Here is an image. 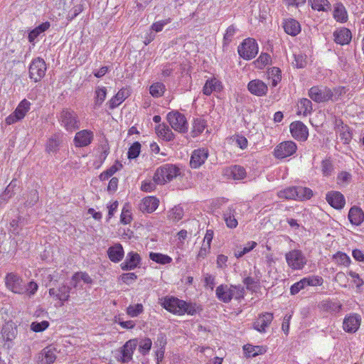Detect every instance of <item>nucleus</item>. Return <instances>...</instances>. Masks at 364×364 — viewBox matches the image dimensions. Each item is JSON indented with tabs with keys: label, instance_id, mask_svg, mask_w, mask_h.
<instances>
[{
	"label": "nucleus",
	"instance_id": "f257e3e1",
	"mask_svg": "<svg viewBox=\"0 0 364 364\" xmlns=\"http://www.w3.org/2000/svg\"><path fill=\"white\" fill-rule=\"evenodd\" d=\"M161 300V305L168 311L177 315H195L202 311L200 305L196 303L186 302L175 296H165Z\"/></svg>",
	"mask_w": 364,
	"mask_h": 364
},
{
	"label": "nucleus",
	"instance_id": "f03ea898",
	"mask_svg": "<svg viewBox=\"0 0 364 364\" xmlns=\"http://www.w3.org/2000/svg\"><path fill=\"white\" fill-rule=\"evenodd\" d=\"M60 126L68 132H73L80 128L81 122L78 114L70 107L63 108L57 114Z\"/></svg>",
	"mask_w": 364,
	"mask_h": 364
},
{
	"label": "nucleus",
	"instance_id": "7ed1b4c3",
	"mask_svg": "<svg viewBox=\"0 0 364 364\" xmlns=\"http://www.w3.org/2000/svg\"><path fill=\"white\" fill-rule=\"evenodd\" d=\"M277 196L286 200H309L313 196V191L309 188L303 186H290L277 193Z\"/></svg>",
	"mask_w": 364,
	"mask_h": 364
},
{
	"label": "nucleus",
	"instance_id": "20e7f679",
	"mask_svg": "<svg viewBox=\"0 0 364 364\" xmlns=\"http://www.w3.org/2000/svg\"><path fill=\"white\" fill-rule=\"evenodd\" d=\"M180 174L179 168L174 164H165L156 170L153 180L159 185H164L171 181Z\"/></svg>",
	"mask_w": 364,
	"mask_h": 364
},
{
	"label": "nucleus",
	"instance_id": "39448f33",
	"mask_svg": "<svg viewBox=\"0 0 364 364\" xmlns=\"http://www.w3.org/2000/svg\"><path fill=\"white\" fill-rule=\"evenodd\" d=\"M167 121L175 131L180 133H186L188 131V122L185 115L177 110H173L167 114Z\"/></svg>",
	"mask_w": 364,
	"mask_h": 364
},
{
	"label": "nucleus",
	"instance_id": "423d86ee",
	"mask_svg": "<svg viewBox=\"0 0 364 364\" xmlns=\"http://www.w3.org/2000/svg\"><path fill=\"white\" fill-rule=\"evenodd\" d=\"M237 52L239 55L245 60H251L258 53V45L253 38L245 39L238 46Z\"/></svg>",
	"mask_w": 364,
	"mask_h": 364
},
{
	"label": "nucleus",
	"instance_id": "0eeeda50",
	"mask_svg": "<svg viewBox=\"0 0 364 364\" xmlns=\"http://www.w3.org/2000/svg\"><path fill=\"white\" fill-rule=\"evenodd\" d=\"M46 70V63L43 58L38 57L33 59L28 68L30 79L35 82H40L45 76Z\"/></svg>",
	"mask_w": 364,
	"mask_h": 364
},
{
	"label": "nucleus",
	"instance_id": "6e6552de",
	"mask_svg": "<svg viewBox=\"0 0 364 364\" xmlns=\"http://www.w3.org/2000/svg\"><path fill=\"white\" fill-rule=\"evenodd\" d=\"M285 259L289 267L292 269H302L306 264V259L299 250H293L286 253Z\"/></svg>",
	"mask_w": 364,
	"mask_h": 364
},
{
	"label": "nucleus",
	"instance_id": "1a4fd4ad",
	"mask_svg": "<svg viewBox=\"0 0 364 364\" xmlns=\"http://www.w3.org/2000/svg\"><path fill=\"white\" fill-rule=\"evenodd\" d=\"M333 92L327 87L314 86L309 90V97L316 102L333 100Z\"/></svg>",
	"mask_w": 364,
	"mask_h": 364
},
{
	"label": "nucleus",
	"instance_id": "9d476101",
	"mask_svg": "<svg viewBox=\"0 0 364 364\" xmlns=\"http://www.w3.org/2000/svg\"><path fill=\"white\" fill-rule=\"evenodd\" d=\"M6 287L15 294H22L26 291L22 279L16 273H8L5 278Z\"/></svg>",
	"mask_w": 364,
	"mask_h": 364
},
{
	"label": "nucleus",
	"instance_id": "9b49d317",
	"mask_svg": "<svg viewBox=\"0 0 364 364\" xmlns=\"http://www.w3.org/2000/svg\"><path fill=\"white\" fill-rule=\"evenodd\" d=\"M296 144L292 141H287L280 143L274 149V156L277 159H284L296 153Z\"/></svg>",
	"mask_w": 364,
	"mask_h": 364
},
{
	"label": "nucleus",
	"instance_id": "f8f14e48",
	"mask_svg": "<svg viewBox=\"0 0 364 364\" xmlns=\"http://www.w3.org/2000/svg\"><path fill=\"white\" fill-rule=\"evenodd\" d=\"M290 132L295 139L301 141H306L309 136L308 128L300 121L292 122L290 124Z\"/></svg>",
	"mask_w": 364,
	"mask_h": 364
},
{
	"label": "nucleus",
	"instance_id": "ddd939ff",
	"mask_svg": "<svg viewBox=\"0 0 364 364\" xmlns=\"http://www.w3.org/2000/svg\"><path fill=\"white\" fill-rule=\"evenodd\" d=\"M94 139V134L91 130L82 129L77 132L73 142L76 147H85L90 145Z\"/></svg>",
	"mask_w": 364,
	"mask_h": 364
},
{
	"label": "nucleus",
	"instance_id": "4468645a",
	"mask_svg": "<svg viewBox=\"0 0 364 364\" xmlns=\"http://www.w3.org/2000/svg\"><path fill=\"white\" fill-rule=\"evenodd\" d=\"M360 323L361 317L360 315L357 314H350L346 316L343 320V330L347 333H354L358 330Z\"/></svg>",
	"mask_w": 364,
	"mask_h": 364
},
{
	"label": "nucleus",
	"instance_id": "2eb2a0df",
	"mask_svg": "<svg viewBox=\"0 0 364 364\" xmlns=\"http://www.w3.org/2000/svg\"><path fill=\"white\" fill-rule=\"evenodd\" d=\"M141 262V256L135 252L127 253L124 261L120 264L124 271H129L139 267Z\"/></svg>",
	"mask_w": 364,
	"mask_h": 364
},
{
	"label": "nucleus",
	"instance_id": "dca6fc26",
	"mask_svg": "<svg viewBox=\"0 0 364 364\" xmlns=\"http://www.w3.org/2000/svg\"><path fill=\"white\" fill-rule=\"evenodd\" d=\"M326 200L331 207L337 210L342 209L346 204L345 197L339 191H328L326 195Z\"/></svg>",
	"mask_w": 364,
	"mask_h": 364
},
{
	"label": "nucleus",
	"instance_id": "f3484780",
	"mask_svg": "<svg viewBox=\"0 0 364 364\" xmlns=\"http://www.w3.org/2000/svg\"><path fill=\"white\" fill-rule=\"evenodd\" d=\"M209 156V153L207 149H198L193 151L191 160L190 166L192 168H198L202 166Z\"/></svg>",
	"mask_w": 364,
	"mask_h": 364
},
{
	"label": "nucleus",
	"instance_id": "a211bd4d",
	"mask_svg": "<svg viewBox=\"0 0 364 364\" xmlns=\"http://www.w3.org/2000/svg\"><path fill=\"white\" fill-rule=\"evenodd\" d=\"M137 346V340L131 339L127 341L121 348L119 360L122 363H129L132 360L133 353Z\"/></svg>",
	"mask_w": 364,
	"mask_h": 364
},
{
	"label": "nucleus",
	"instance_id": "6ab92c4d",
	"mask_svg": "<svg viewBox=\"0 0 364 364\" xmlns=\"http://www.w3.org/2000/svg\"><path fill=\"white\" fill-rule=\"evenodd\" d=\"M247 89L251 94L257 97L265 96L268 91L267 85L262 80L258 79L250 81Z\"/></svg>",
	"mask_w": 364,
	"mask_h": 364
},
{
	"label": "nucleus",
	"instance_id": "aec40b11",
	"mask_svg": "<svg viewBox=\"0 0 364 364\" xmlns=\"http://www.w3.org/2000/svg\"><path fill=\"white\" fill-rule=\"evenodd\" d=\"M63 134L55 132L48 139L46 145V151L48 154H56L62 144Z\"/></svg>",
	"mask_w": 364,
	"mask_h": 364
},
{
	"label": "nucleus",
	"instance_id": "412c9836",
	"mask_svg": "<svg viewBox=\"0 0 364 364\" xmlns=\"http://www.w3.org/2000/svg\"><path fill=\"white\" fill-rule=\"evenodd\" d=\"M56 348L46 347L38 355V364H53L56 360Z\"/></svg>",
	"mask_w": 364,
	"mask_h": 364
},
{
	"label": "nucleus",
	"instance_id": "4be33fe9",
	"mask_svg": "<svg viewBox=\"0 0 364 364\" xmlns=\"http://www.w3.org/2000/svg\"><path fill=\"white\" fill-rule=\"evenodd\" d=\"M272 313L265 312L261 314L259 318L253 323V327L260 333H264L266 328L269 326L273 319Z\"/></svg>",
	"mask_w": 364,
	"mask_h": 364
},
{
	"label": "nucleus",
	"instance_id": "5701e85b",
	"mask_svg": "<svg viewBox=\"0 0 364 364\" xmlns=\"http://www.w3.org/2000/svg\"><path fill=\"white\" fill-rule=\"evenodd\" d=\"M333 35L334 41L341 46L349 44L352 38L350 31L346 28L336 30Z\"/></svg>",
	"mask_w": 364,
	"mask_h": 364
},
{
	"label": "nucleus",
	"instance_id": "b1692460",
	"mask_svg": "<svg viewBox=\"0 0 364 364\" xmlns=\"http://www.w3.org/2000/svg\"><path fill=\"white\" fill-rule=\"evenodd\" d=\"M159 200L155 196H147L142 200L139 209L143 213H151L159 207Z\"/></svg>",
	"mask_w": 364,
	"mask_h": 364
},
{
	"label": "nucleus",
	"instance_id": "393cba45",
	"mask_svg": "<svg viewBox=\"0 0 364 364\" xmlns=\"http://www.w3.org/2000/svg\"><path fill=\"white\" fill-rule=\"evenodd\" d=\"M107 252L109 259L114 263L120 262L124 255L123 247L120 243H116L109 247Z\"/></svg>",
	"mask_w": 364,
	"mask_h": 364
},
{
	"label": "nucleus",
	"instance_id": "a878e982",
	"mask_svg": "<svg viewBox=\"0 0 364 364\" xmlns=\"http://www.w3.org/2000/svg\"><path fill=\"white\" fill-rule=\"evenodd\" d=\"M129 96V91L127 89L122 88L107 102V105L110 109H114L122 104Z\"/></svg>",
	"mask_w": 364,
	"mask_h": 364
},
{
	"label": "nucleus",
	"instance_id": "bb28decb",
	"mask_svg": "<svg viewBox=\"0 0 364 364\" xmlns=\"http://www.w3.org/2000/svg\"><path fill=\"white\" fill-rule=\"evenodd\" d=\"M348 217L352 225L358 226L364 220V213L360 207L353 205L350 208Z\"/></svg>",
	"mask_w": 364,
	"mask_h": 364
},
{
	"label": "nucleus",
	"instance_id": "cd10ccee",
	"mask_svg": "<svg viewBox=\"0 0 364 364\" xmlns=\"http://www.w3.org/2000/svg\"><path fill=\"white\" fill-rule=\"evenodd\" d=\"M318 306L321 310L331 314H336L342 309V304L340 301H333L329 299L322 301Z\"/></svg>",
	"mask_w": 364,
	"mask_h": 364
},
{
	"label": "nucleus",
	"instance_id": "c85d7f7f",
	"mask_svg": "<svg viewBox=\"0 0 364 364\" xmlns=\"http://www.w3.org/2000/svg\"><path fill=\"white\" fill-rule=\"evenodd\" d=\"M215 294L217 298L224 302L229 303L232 299L231 287L227 284H220L216 288Z\"/></svg>",
	"mask_w": 364,
	"mask_h": 364
},
{
	"label": "nucleus",
	"instance_id": "c756f323",
	"mask_svg": "<svg viewBox=\"0 0 364 364\" xmlns=\"http://www.w3.org/2000/svg\"><path fill=\"white\" fill-rule=\"evenodd\" d=\"M283 28L286 33L296 36L301 32L300 23L294 18L287 19L283 22Z\"/></svg>",
	"mask_w": 364,
	"mask_h": 364
},
{
	"label": "nucleus",
	"instance_id": "7c9ffc66",
	"mask_svg": "<svg viewBox=\"0 0 364 364\" xmlns=\"http://www.w3.org/2000/svg\"><path fill=\"white\" fill-rule=\"evenodd\" d=\"M225 175L234 180L244 179L247 176L245 168L240 165L231 166L225 170Z\"/></svg>",
	"mask_w": 364,
	"mask_h": 364
},
{
	"label": "nucleus",
	"instance_id": "2f4dec72",
	"mask_svg": "<svg viewBox=\"0 0 364 364\" xmlns=\"http://www.w3.org/2000/svg\"><path fill=\"white\" fill-rule=\"evenodd\" d=\"M1 336L4 341H12L17 335V328L13 322H7L1 328Z\"/></svg>",
	"mask_w": 364,
	"mask_h": 364
},
{
	"label": "nucleus",
	"instance_id": "473e14b6",
	"mask_svg": "<svg viewBox=\"0 0 364 364\" xmlns=\"http://www.w3.org/2000/svg\"><path fill=\"white\" fill-rule=\"evenodd\" d=\"M235 208L232 205L228 207L223 213L224 220L229 228H235L238 225V222L235 216Z\"/></svg>",
	"mask_w": 364,
	"mask_h": 364
},
{
	"label": "nucleus",
	"instance_id": "72a5a7b5",
	"mask_svg": "<svg viewBox=\"0 0 364 364\" xmlns=\"http://www.w3.org/2000/svg\"><path fill=\"white\" fill-rule=\"evenodd\" d=\"M18 181L14 178L6 186L3 193L0 196V205L6 203L8 200L15 195V188L17 186Z\"/></svg>",
	"mask_w": 364,
	"mask_h": 364
},
{
	"label": "nucleus",
	"instance_id": "f704fd0d",
	"mask_svg": "<svg viewBox=\"0 0 364 364\" xmlns=\"http://www.w3.org/2000/svg\"><path fill=\"white\" fill-rule=\"evenodd\" d=\"M50 26V23L48 21L43 22L41 23L39 26H36L35 28L31 30L28 36V41L33 44L35 43V40L39 36L41 33L47 31Z\"/></svg>",
	"mask_w": 364,
	"mask_h": 364
},
{
	"label": "nucleus",
	"instance_id": "c9c22d12",
	"mask_svg": "<svg viewBox=\"0 0 364 364\" xmlns=\"http://www.w3.org/2000/svg\"><path fill=\"white\" fill-rule=\"evenodd\" d=\"M243 350L247 357H256L257 355L264 354L267 352V347L247 344L244 346Z\"/></svg>",
	"mask_w": 364,
	"mask_h": 364
},
{
	"label": "nucleus",
	"instance_id": "e433bc0d",
	"mask_svg": "<svg viewBox=\"0 0 364 364\" xmlns=\"http://www.w3.org/2000/svg\"><path fill=\"white\" fill-rule=\"evenodd\" d=\"M333 18L338 22L344 23L347 21V11L342 3L338 2L334 5Z\"/></svg>",
	"mask_w": 364,
	"mask_h": 364
},
{
	"label": "nucleus",
	"instance_id": "4c0bfd02",
	"mask_svg": "<svg viewBox=\"0 0 364 364\" xmlns=\"http://www.w3.org/2000/svg\"><path fill=\"white\" fill-rule=\"evenodd\" d=\"M311 9L318 11H328L331 10V4L328 0H308Z\"/></svg>",
	"mask_w": 364,
	"mask_h": 364
},
{
	"label": "nucleus",
	"instance_id": "58836bf2",
	"mask_svg": "<svg viewBox=\"0 0 364 364\" xmlns=\"http://www.w3.org/2000/svg\"><path fill=\"white\" fill-rule=\"evenodd\" d=\"M95 97L94 109L100 107L106 99L107 88L105 87H96Z\"/></svg>",
	"mask_w": 364,
	"mask_h": 364
},
{
	"label": "nucleus",
	"instance_id": "ea45409f",
	"mask_svg": "<svg viewBox=\"0 0 364 364\" xmlns=\"http://www.w3.org/2000/svg\"><path fill=\"white\" fill-rule=\"evenodd\" d=\"M149 257L150 259L160 264H166L172 262L171 257L159 252H151Z\"/></svg>",
	"mask_w": 364,
	"mask_h": 364
},
{
	"label": "nucleus",
	"instance_id": "a19ab883",
	"mask_svg": "<svg viewBox=\"0 0 364 364\" xmlns=\"http://www.w3.org/2000/svg\"><path fill=\"white\" fill-rule=\"evenodd\" d=\"M339 136L343 144L348 145L353 138V130L347 124L338 130Z\"/></svg>",
	"mask_w": 364,
	"mask_h": 364
},
{
	"label": "nucleus",
	"instance_id": "79ce46f5",
	"mask_svg": "<svg viewBox=\"0 0 364 364\" xmlns=\"http://www.w3.org/2000/svg\"><path fill=\"white\" fill-rule=\"evenodd\" d=\"M122 167V164L119 161H116L114 164H113L111 167H109L106 171H105L100 173V175L99 176L100 179L101 181L107 180L109 178L112 176Z\"/></svg>",
	"mask_w": 364,
	"mask_h": 364
},
{
	"label": "nucleus",
	"instance_id": "37998d69",
	"mask_svg": "<svg viewBox=\"0 0 364 364\" xmlns=\"http://www.w3.org/2000/svg\"><path fill=\"white\" fill-rule=\"evenodd\" d=\"M267 75L272 79V87H276L282 80V71L279 68L272 67L268 69Z\"/></svg>",
	"mask_w": 364,
	"mask_h": 364
},
{
	"label": "nucleus",
	"instance_id": "c03bdc74",
	"mask_svg": "<svg viewBox=\"0 0 364 364\" xmlns=\"http://www.w3.org/2000/svg\"><path fill=\"white\" fill-rule=\"evenodd\" d=\"M207 127L206 121L202 118L194 119L193 124L192 136L196 137L200 134Z\"/></svg>",
	"mask_w": 364,
	"mask_h": 364
},
{
	"label": "nucleus",
	"instance_id": "a18cd8bd",
	"mask_svg": "<svg viewBox=\"0 0 364 364\" xmlns=\"http://www.w3.org/2000/svg\"><path fill=\"white\" fill-rule=\"evenodd\" d=\"M31 102L27 100H23L17 106L16 109L13 112L15 114L19 117L21 119H23L26 113L30 109Z\"/></svg>",
	"mask_w": 364,
	"mask_h": 364
},
{
	"label": "nucleus",
	"instance_id": "49530a36",
	"mask_svg": "<svg viewBox=\"0 0 364 364\" xmlns=\"http://www.w3.org/2000/svg\"><path fill=\"white\" fill-rule=\"evenodd\" d=\"M71 290V287L66 285H61L57 289L56 297L61 301H66L70 298V292Z\"/></svg>",
	"mask_w": 364,
	"mask_h": 364
},
{
	"label": "nucleus",
	"instance_id": "de8ad7c7",
	"mask_svg": "<svg viewBox=\"0 0 364 364\" xmlns=\"http://www.w3.org/2000/svg\"><path fill=\"white\" fill-rule=\"evenodd\" d=\"M299 113H303L304 115H306L307 113H310L312 111V102L307 98H302L299 101Z\"/></svg>",
	"mask_w": 364,
	"mask_h": 364
},
{
	"label": "nucleus",
	"instance_id": "09e8293b",
	"mask_svg": "<svg viewBox=\"0 0 364 364\" xmlns=\"http://www.w3.org/2000/svg\"><path fill=\"white\" fill-rule=\"evenodd\" d=\"M333 170V164L330 159H326L321 161V172L324 176H330Z\"/></svg>",
	"mask_w": 364,
	"mask_h": 364
},
{
	"label": "nucleus",
	"instance_id": "8fccbe9b",
	"mask_svg": "<svg viewBox=\"0 0 364 364\" xmlns=\"http://www.w3.org/2000/svg\"><path fill=\"white\" fill-rule=\"evenodd\" d=\"M304 282L305 283L306 287L308 286H321L323 283V279L317 275H312L307 277L303 278Z\"/></svg>",
	"mask_w": 364,
	"mask_h": 364
},
{
	"label": "nucleus",
	"instance_id": "3c124183",
	"mask_svg": "<svg viewBox=\"0 0 364 364\" xmlns=\"http://www.w3.org/2000/svg\"><path fill=\"white\" fill-rule=\"evenodd\" d=\"M141 145L139 141L134 142L129 147L127 152L129 159H135L137 158L141 151Z\"/></svg>",
	"mask_w": 364,
	"mask_h": 364
},
{
	"label": "nucleus",
	"instance_id": "603ef678",
	"mask_svg": "<svg viewBox=\"0 0 364 364\" xmlns=\"http://www.w3.org/2000/svg\"><path fill=\"white\" fill-rule=\"evenodd\" d=\"M257 245L255 241L248 242L247 245L241 250H235L234 252L235 256L239 259L242 257L245 254L250 252Z\"/></svg>",
	"mask_w": 364,
	"mask_h": 364
},
{
	"label": "nucleus",
	"instance_id": "864d4df0",
	"mask_svg": "<svg viewBox=\"0 0 364 364\" xmlns=\"http://www.w3.org/2000/svg\"><path fill=\"white\" fill-rule=\"evenodd\" d=\"M82 279L85 284H92V279L87 272H76L72 277V280L75 282L74 287L77 286V282Z\"/></svg>",
	"mask_w": 364,
	"mask_h": 364
},
{
	"label": "nucleus",
	"instance_id": "5fc2aeb1",
	"mask_svg": "<svg viewBox=\"0 0 364 364\" xmlns=\"http://www.w3.org/2000/svg\"><path fill=\"white\" fill-rule=\"evenodd\" d=\"M165 86L161 82H156L151 85L149 88L150 94L154 97L161 96L164 92Z\"/></svg>",
	"mask_w": 364,
	"mask_h": 364
},
{
	"label": "nucleus",
	"instance_id": "6e6d98bb",
	"mask_svg": "<svg viewBox=\"0 0 364 364\" xmlns=\"http://www.w3.org/2000/svg\"><path fill=\"white\" fill-rule=\"evenodd\" d=\"M333 259H336L338 264L348 267L351 262L350 257L344 252H338L333 255Z\"/></svg>",
	"mask_w": 364,
	"mask_h": 364
},
{
	"label": "nucleus",
	"instance_id": "4d7b16f0",
	"mask_svg": "<svg viewBox=\"0 0 364 364\" xmlns=\"http://www.w3.org/2000/svg\"><path fill=\"white\" fill-rule=\"evenodd\" d=\"M151 346V340L149 338H145L139 342V350L143 355H146L149 353Z\"/></svg>",
	"mask_w": 364,
	"mask_h": 364
},
{
	"label": "nucleus",
	"instance_id": "13d9d810",
	"mask_svg": "<svg viewBox=\"0 0 364 364\" xmlns=\"http://www.w3.org/2000/svg\"><path fill=\"white\" fill-rule=\"evenodd\" d=\"M132 220V217L130 212V207L128 203H126L120 215V221L122 223L127 225L130 223Z\"/></svg>",
	"mask_w": 364,
	"mask_h": 364
},
{
	"label": "nucleus",
	"instance_id": "bf43d9fd",
	"mask_svg": "<svg viewBox=\"0 0 364 364\" xmlns=\"http://www.w3.org/2000/svg\"><path fill=\"white\" fill-rule=\"evenodd\" d=\"M144 311V307L141 304H136L135 305H129L127 309V314L131 317L138 316Z\"/></svg>",
	"mask_w": 364,
	"mask_h": 364
},
{
	"label": "nucleus",
	"instance_id": "052dcab7",
	"mask_svg": "<svg viewBox=\"0 0 364 364\" xmlns=\"http://www.w3.org/2000/svg\"><path fill=\"white\" fill-rule=\"evenodd\" d=\"M38 192L35 189L31 190L28 195L25 205L32 207L38 201Z\"/></svg>",
	"mask_w": 364,
	"mask_h": 364
},
{
	"label": "nucleus",
	"instance_id": "680f3d73",
	"mask_svg": "<svg viewBox=\"0 0 364 364\" xmlns=\"http://www.w3.org/2000/svg\"><path fill=\"white\" fill-rule=\"evenodd\" d=\"M50 323L47 321H43L41 322L33 321L31 324V329L34 332H42L47 329Z\"/></svg>",
	"mask_w": 364,
	"mask_h": 364
},
{
	"label": "nucleus",
	"instance_id": "e2e57ef3",
	"mask_svg": "<svg viewBox=\"0 0 364 364\" xmlns=\"http://www.w3.org/2000/svg\"><path fill=\"white\" fill-rule=\"evenodd\" d=\"M236 28L233 25L230 26L224 35L223 37V44L224 45H228L231 41L232 39L235 34Z\"/></svg>",
	"mask_w": 364,
	"mask_h": 364
},
{
	"label": "nucleus",
	"instance_id": "0e129e2a",
	"mask_svg": "<svg viewBox=\"0 0 364 364\" xmlns=\"http://www.w3.org/2000/svg\"><path fill=\"white\" fill-rule=\"evenodd\" d=\"M231 287V291L232 294V298H235L237 300L240 299L241 298H243L244 296V292L245 289L244 287L241 285H230Z\"/></svg>",
	"mask_w": 364,
	"mask_h": 364
},
{
	"label": "nucleus",
	"instance_id": "69168bd1",
	"mask_svg": "<svg viewBox=\"0 0 364 364\" xmlns=\"http://www.w3.org/2000/svg\"><path fill=\"white\" fill-rule=\"evenodd\" d=\"M271 61V56L268 53H262L256 60L255 63L257 64L259 68H262Z\"/></svg>",
	"mask_w": 364,
	"mask_h": 364
},
{
	"label": "nucleus",
	"instance_id": "338daca9",
	"mask_svg": "<svg viewBox=\"0 0 364 364\" xmlns=\"http://www.w3.org/2000/svg\"><path fill=\"white\" fill-rule=\"evenodd\" d=\"M216 84L214 80H207L203 88V93L205 95H210L213 91L216 89Z\"/></svg>",
	"mask_w": 364,
	"mask_h": 364
},
{
	"label": "nucleus",
	"instance_id": "774afa93",
	"mask_svg": "<svg viewBox=\"0 0 364 364\" xmlns=\"http://www.w3.org/2000/svg\"><path fill=\"white\" fill-rule=\"evenodd\" d=\"M233 141H235L236 144L242 149H245L247 147L248 141L246 137L241 134H235L232 136Z\"/></svg>",
	"mask_w": 364,
	"mask_h": 364
}]
</instances>
